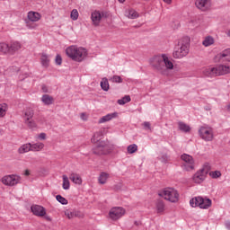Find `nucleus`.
Wrapping results in <instances>:
<instances>
[{"mask_svg": "<svg viewBox=\"0 0 230 230\" xmlns=\"http://www.w3.org/2000/svg\"><path fill=\"white\" fill-rule=\"evenodd\" d=\"M104 15H105V13L103 12L93 11L91 13V20L93 26H100V23L102 22V19H103Z\"/></svg>", "mask_w": 230, "mask_h": 230, "instance_id": "4468645a", "label": "nucleus"}, {"mask_svg": "<svg viewBox=\"0 0 230 230\" xmlns=\"http://www.w3.org/2000/svg\"><path fill=\"white\" fill-rule=\"evenodd\" d=\"M130 100V96L126 95L122 99L118 100L117 103H119V105H125V103H128Z\"/></svg>", "mask_w": 230, "mask_h": 230, "instance_id": "c9c22d12", "label": "nucleus"}, {"mask_svg": "<svg viewBox=\"0 0 230 230\" xmlns=\"http://www.w3.org/2000/svg\"><path fill=\"white\" fill-rule=\"evenodd\" d=\"M31 210L36 217H44L46 215V208L40 205H32Z\"/></svg>", "mask_w": 230, "mask_h": 230, "instance_id": "dca6fc26", "label": "nucleus"}, {"mask_svg": "<svg viewBox=\"0 0 230 230\" xmlns=\"http://www.w3.org/2000/svg\"><path fill=\"white\" fill-rule=\"evenodd\" d=\"M46 218H47L49 221H51V217H46Z\"/></svg>", "mask_w": 230, "mask_h": 230, "instance_id": "5fc2aeb1", "label": "nucleus"}, {"mask_svg": "<svg viewBox=\"0 0 230 230\" xmlns=\"http://www.w3.org/2000/svg\"><path fill=\"white\" fill-rule=\"evenodd\" d=\"M195 4L199 10L206 12V10L211 8V0H196Z\"/></svg>", "mask_w": 230, "mask_h": 230, "instance_id": "2eb2a0df", "label": "nucleus"}, {"mask_svg": "<svg viewBox=\"0 0 230 230\" xmlns=\"http://www.w3.org/2000/svg\"><path fill=\"white\" fill-rule=\"evenodd\" d=\"M79 13H78V10L77 9H73L71 13H70V18L72 19V21H78V17H79Z\"/></svg>", "mask_w": 230, "mask_h": 230, "instance_id": "4c0bfd02", "label": "nucleus"}, {"mask_svg": "<svg viewBox=\"0 0 230 230\" xmlns=\"http://www.w3.org/2000/svg\"><path fill=\"white\" fill-rule=\"evenodd\" d=\"M202 44L205 48H209V46H213V44H215V39L211 36H207L203 40Z\"/></svg>", "mask_w": 230, "mask_h": 230, "instance_id": "b1692460", "label": "nucleus"}, {"mask_svg": "<svg viewBox=\"0 0 230 230\" xmlns=\"http://www.w3.org/2000/svg\"><path fill=\"white\" fill-rule=\"evenodd\" d=\"M28 152H31V143L23 144L18 149L20 154H28Z\"/></svg>", "mask_w": 230, "mask_h": 230, "instance_id": "4be33fe9", "label": "nucleus"}, {"mask_svg": "<svg viewBox=\"0 0 230 230\" xmlns=\"http://www.w3.org/2000/svg\"><path fill=\"white\" fill-rule=\"evenodd\" d=\"M65 215H66L69 219L75 218L74 211L66 210V211H65Z\"/></svg>", "mask_w": 230, "mask_h": 230, "instance_id": "79ce46f5", "label": "nucleus"}, {"mask_svg": "<svg viewBox=\"0 0 230 230\" xmlns=\"http://www.w3.org/2000/svg\"><path fill=\"white\" fill-rule=\"evenodd\" d=\"M137 152V145L132 144L128 146V154H134Z\"/></svg>", "mask_w": 230, "mask_h": 230, "instance_id": "58836bf2", "label": "nucleus"}, {"mask_svg": "<svg viewBox=\"0 0 230 230\" xmlns=\"http://www.w3.org/2000/svg\"><path fill=\"white\" fill-rule=\"evenodd\" d=\"M3 129L2 128H0V135H3Z\"/></svg>", "mask_w": 230, "mask_h": 230, "instance_id": "6e6d98bb", "label": "nucleus"}, {"mask_svg": "<svg viewBox=\"0 0 230 230\" xmlns=\"http://www.w3.org/2000/svg\"><path fill=\"white\" fill-rule=\"evenodd\" d=\"M123 215H125V208L121 207H114L109 212V217L111 220H119Z\"/></svg>", "mask_w": 230, "mask_h": 230, "instance_id": "ddd939ff", "label": "nucleus"}, {"mask_svg": "<svg viewBox=\"0 0 230 230\" xmlns=\"http://www.w3.org/2000/svg\"><path fill=\"white\" fill-rule=\"evenodd\" d=\"M56 199H57L58 202H59L63 206H66L67 199L66 198L62 197L61 195H57Z\"/></svg>", "mask_w": 230, "mask_h": 230, "instance_id": "ea45409f", "label": "nucleus"}, {"mask_svg": "<svg viewBox=\"0 0 230 230\" xmlns=\"http://www.w3.org/2000/svg\"><path fill=\"white\" fill-rule=\"evenodd\" d=\"M181 161H183V170L186 172H191V170H195V160H193V156L183 154L181 156Z\"/></svg>", "mask_w": 230, "mask_h": 230, "instance_id": "9b49d317", "label": "nucleus"}, {"mask_svg": "<svg viewBox=\"0 0 230 230\" xmlns=\"http://www.w3.org/2000/svg\"><path fill=\"white\" fill-rule=\"evenodd\" d=\"M202 75L208 78H213L215 76H224V75L230 74V66L226 65H217L208 66L201 70Z\"/></svg>", "mask_w": 230, "mask_h": 230, "instance_id": "7ed1b4c3", "label": "nucleus"}, {"mask_svg": "<svg viewBox=\"0 0 230 230\" xmlns=\"http://www.w3.org/2000/svg\"><path fill=\"white\" fill-rule=\"evenodd\" d=\"M6 111H8V105L6 103L0 104V118L6 116Z\"/></svg>", "mask_w": 230, "mask_h": 230, "instance_id": "72a5a7b5", "label": "nucleus"}, {"mask_svg": "<svg viewBox=\"0 0 230 230\" xmlns=\"http://www.w3.org/2000/svg\"><path fill=\"white\" fill-rule=\"evenodd\" d=\"M66 55L74 62H84L87 58V49L84 47H78L76 45H71L66 49Z\"/></svg>", "mask_w": 230, "mask_h": 230, "instance_id": "20e7f679", "label": "nucleus"}, {"mask_svg": "<svg viewBox=\"0 0 230 230\" xmlns=\"http://www.w3.org/2000/svg\"><path fill=\"white\" fill-rule=\"evenodd\" d=\"M125 15L128 17V19H137L139 17V13L134 9H127L125 11Z\"/></svg>", "mask_w": 230, "mask_h": 230, "instance_id": "412c9836", "label": "nucleus"}, {"mask_svg": "<svg viewBox=\"0 0 230 230\" xmlns=\"http://www.w3.org/2000/svg\"><path fill=\"white\" fill-rule=\"evenodd\" d=\"M166 4H172V0H163Z\"/></svg>", "mask_w": 230, "mask_h": 230, "instance_id": "09e8293b", "label": "nucleus"}, {"mask_svg": "<svg viewBox=\"0 0 230 230\" xmlns=\"http://www.w3.org/2000/svg\"><path fill=\"white\" fill-rule=\"evenodd\" d=\"M55 62H56L57 66H62V56L58 54L55 58Z\"/></svg>", "mask_w": 230, "mask_h": 230, "instance_id": "a19ab883", "label": "nucleus"}, {"mask_svg": "<svg viewBox=\"0 0 230 230\" xmlns=\"http://www.w3.org/2000/svg\"><path fill=\"white\" fill-rule=\"evenodd\" d=\"M226 35L227 37H230V30L227 31Z\"/></svg>", "mask_w": 230, "mask_h": 230, "instance_id": "603ef678", "label": "nucleus"}, {"mask_svg": "<svg viewBox=\"0 0 230 230\" xmlns=\"http://www.w3.org/2000/svg\"><path fill=\"white\" fill-rule=\"evenodd\" d=\"M22 178L17 174H9L2 177L1 182L4 184V186H17V184H21Z\"/></svg>", "mask_w": 230, "mask_h": 230, "instance_id": "9d476101", "label": "nucleus"}, {"mask_svg": "<svg viewBox=\"0 0 230 230\" xmlns=\"http://www.w3.org/2000/svg\"><path fill=\"white\" fill-rule=\"evenodd\" d=\"M199 134L203 141H211L215 137L213 128L208 125L201 126L199 129Z\"/></svg>", "mask_w": 230, "mask_h": 230, "instance_id": "1a4fd4ad", "label": "nucleus"}, {"mask_svg": "<svg viewBox=\"0 0 230 230\" xmlns=\"http://www.w3.org/2000/svg\"><path fill=\"white\" fill-rule=\"evenodd\" d=\"M83 215L81 214L80 211L77 210H74V218L77 217V218H82Z\"/></svg>", "mask_w": 230, "mask_h": 230, "instance_id": "c03bdc74", "label": "nucleus"}, {"mask_svg": "<svg viewBox=\"0 0 230 230\" xmlns=\"http://www.w3.org/2000/svg\"><path fill=\"white\" fill-rule=\"evenodd\" d=\"M38 139H40L41 141H44V139H46V133H40L38 136Z\"/></svg>", "mask_w": 230, "mask_h": 230, "instance_id": "a18cd8bd", "label": "nucleus"}, {"mask_svg": "<svg viewBox=\"0 0 230 230\" xmlns=\"http://www.w3.org/2000/svg\"><path fill=\"white\" fill-rule=\"evenodd\" d=\"M212 201L208 198H202L200 196L192 198L190 200V206L191 208H199L200 209H208L211 208Z\"/></svg>", "mask_w": 230, "mask_h": 230, "instance_id": "423d86ee", "label": "nucleus"}, {"mask_svg": "<svg viewBox=\"0 0 230 230\" xmlns=\"http://www.w3.org/2000/svg\"><path fill=\"white\" fill-rule=\"evenodd\" d=\"M110 82H112L113 84H123V79L119 75H113L110 78Z\"/></svg>", "mask_w": 230, "mask_h": 230, "instance_id": "f704fd0d", "label": "nucleus"}, {"mask_svg": "<svg viewBox=\"0 0 230 230\" xmlns=\"http://www.w3.org/2000/svg\"><path fill=\"white\" fill-rule=\"evenodd\" d=\"M225 226H226V229L230 230V221H226V222L225 223Z\"/></svg>", "mask_w": 230, "mask_h": 230, "instance_id": "de8ad7c7", "label": "nucleus"}, {"mask_svg": "<svg viewBox=\"0 0 230 230\" xmlns=\"http://www.w3.org/2000/svg\"><path fill=\"white\" fill-rule=\"evenodd\" d=\"M190 53V44L184 40H180L178 44L174 47L172 57L173 58H184Z\"/></svg>", "mask_w": 230, "mask_h": 230, "instance_id": "39448f33", "label": "nucleus"}, {"mask_svg": "<svg viewBox=\"0 0 230 230\" xmlns=\"http://www.w3.org/2000/svg\"><path fill=\"white\" fill-rule=\"evenodd\" d=\"M107 179H109V173L102 172L99 176V182L100 184H105L107 182Z\"/></svg>", "mask_w": 230, "mask_h": 230, "instance_id": "2f4dec72", "label": "nucleus"}, {"mask_svg": "<svg viewBox=\"0 0 230 230\" xmlns=\"http://www.w3.org/2000/svg\"><path fill=\"white\" fill-rule=\"evenodd\" d=\"M178 127L181 132H190L191 130V128L190 127V125L182 121L178 122Z\"/></svg>", "mask_w": 230, "mask_h": 230, "instance_id": "bb28decb", "label": "nucleus"}, {"mask_svg": "<svg viewBox=\"0 0 230 230\" xmlns=\"http://www.w3.org/2000/svg\"><path fill=\"white\" fill-rule=\"evenodd\" d=\"M101 87L102 91H109V80L107 78H102L101 81Z\"/></svg>", "mask_w": 230, "mask_h": 230, "instance_id": "473e14b6", "label": "nucleus"}, {"mask_svg": "<svg viewBox=\"0 0 230 230\" xmlns=\"http://www.w3.org/2000/svg\"><path fill=\"white\" fill-rule=\"evenodd\" d=\"M41 65L43 67H49V56L47 54L41 55Z\"/></svg>", "mask_w": 230, "mask_h": 230, "instance_id": "c85d7f7f", "label": "nucleus"}, {"mask_svg": "<svg viewBox=\"0 0 230 230\" xmlns=\"http://www.w3.org/2000/svg\"><path fill=\"white\" fill-rule=\"evenodd\" d=\"M155 208H156V213H158V215H163L164 213L165 205L163 200H158L156 202Z\"/></svg>", "mask_w": 230, "mask_h": 230, "instance_id": "5701e85b", "label": "nucleus"}, {"mask_svg": "<svg viewBox=\"0 0 230 230\" xmlns=\"http://www.w3.org/2000/svg\"><path fill=\"white\" fill-rule=\"evenodd\" d=\"M158 195L169 202H179V192L173 188L164 189Z\"/></svg>", "mask_w": 230, "mask_h": 230, "instance_id": "0eeeda50", "label": "nucleus"}, {"mask_svg": "<svg viewBox=\"0 0 230 230\" xmlns=\"http://www.w3.org/2000/svg\"><path fill=\"white\" fill-rule=\"evenodd\" d=\"M81 119L85 121L87 119V116H85V113H81Z\"/></svg>", "mask_w": 230, "mask_h": 230, "instance_id": "49530a36", "label": "nucleus"}, {"mask_svg": "<svg viewBox=\"0 0 230 230\" xmlns=\"http://www.w3.org/2000/svg\"><path fill=\"white\" fill-rule=\"evenodd\" d=\"M40 17L41 15L38 12L31 11L27 14V18L31 22H38V21H40Z\"/></svg>", "mask_w": 230, "mask_h": 230, "instance_id": "f3484780", "label": "nucleus"}, {"mask_svg": "<svg viewBox=\"0 0 230 230\" xmlns=\"http://www.w3.org/2000/svg\"><path fill=\"white\" fill-rule=\"evenodd\" d=\"M35 115V111L33 109L29 108L25 111L23 115L24 123L30 128H37V123L34 122L33 116Z\"/></svg>", "mask_w": 230, "mask_h": 230, "instance_id": "f8f14e48", "label": "nucleus"}, {"mask_svg": "<svg viewBox=\"0 0 230 230\" xmlns=\"http://www.w3.org/2000/svg\"><path fill=\"white\" fill-rule=\"evenodd\" d=\"M150 66L159 71L162 75H166V69H173V63L168 58L166 54L155 56L149 60Z\"/></svg>", "mask_w": 230, "mask_h": 230, "instance_id": "f03ea898", "label": "nucleus"}, {"mask_svg": "<svg viewBox=\"0 0 230 230\" xmlns=\"http://www.w3.org/2000/svg\"><path fill=\"white\" fill-rule=\"evenodd\" d=\"M119 2H120V3H125V0H119Z\"/></svg>", "mask_w": 230, "mask_h": 230, "instance_id": "4d7b16f0", "label": "nucleus"}, {"mask_svg": "<svg viewBox=\"0 0 230 230\" xmlns=\"http://www.w3.org/2000/svg\"><path fill=\"white\" fill-rule=\"evenodd\" d=\"M21 48V43L19 41H13L9 46V53H15V51H19Z\"/></svg>", "mask_w": 230, "mask_h": 230, "instance_id": "393cba45", "label": "nucleus"}, {"mask_svg": "<svg viewBox=\"0 0 230 230\" xmlns=\"http://www.w3.org/2000/svg\"><path fill=\"white\" fill-rule=\"evenodd\" d=\"M219 58H224V60H226V62H230V49L223 50L219 54Z\"/></svg>", "mask_w": 230, "mask_h": 230, "instance_id": "a878e982", "label": "nucleus"}, {"mask_svg": "<svg viewBox=\"0 0 230 230\" xmlns=\"http://www.w3.org/2000/svg\"><path fill=\"white\" fill-rule=\"evenodd\" d=\"M62 179H63V185H62L63 190H69V188H71V182H69V177L64 174L62 176Z\"/></svg>", "mask_w": 230, "mask_h": 230, "instance_id": "cd10ccee", "label": "nucleus"}, {"mask_svg": "<svg viewBox=\"0 0 230 230\" xmlns=\"http://www.w3.org/2000/svg\"><path fill=\"white\" fill-rule=\"evenodd\" d=\"M209 176L211 179H219V177H222V172L220 171H211Z\"/></svg>", "mask_w": 230, "mask_h": 230, "instance_id": "e433bc0d", "label": "nucleus"}, {"mask_svg": "<svg viewBox=\"0 0 230 230\" xmlns=\"http://www.w3.org/2000/svg\"><path fill=\"white\" fill-rule=\"evenodd\" d=\"M42 91H43V93H48V89L46 88V85L42 86Z\"/></svg>", "mask_w": 230, "mask_h": 230, "instance_id": "3c124183", "label": "nucleus"}, {"mask_svg": "<svg viewBox=\"0 0 230 230\" xmlns=\"http://www.w3.org/2000/svg\"><path fill=\"white\" fill-rule=\"evenodd\" d=\"M41 102L44 105H51L53 103V97L49 96V94H44L41 98Z\"/></svg>", "mask_w": 230, "mask_h": 230, "instance_id": "c756f323", "label": "nucleus"}, {"mask_svg": "<svg viewBox=\"0 0 230 230\" xmlns=\"http://www.w3.org/2000/svg\"><path fill=\"white\" fill-rule=\"evenodd\" d=\"M143 127L146 130H152V126H151L150 122H148V121H145L143 123Z\"/></svg>", "mask_w": 230, "mask_h": 230, "instance_id": "37998d69", "label": "nucleus"}, {"mask_svg": "<svg viewBox=\"0 0 230 230\" xmlns=\"http://www.w3.org/2000/svg\"><path fill=\"white\" fill-rule=\"evenodd\" d=\"M102 131L95 132L91 139L92 143H97L96 146L93 147V152L96 155H107L111 154L112 146L109 140H102Z\"/></svg>", "mask_w": 230, "mask_h": 230, "instance_id": "f257e3e1", "label": "nucleus"}, {"mask_svg": "<svg viewBox=\"0 0 230 230\" xmlns=\"http://www.w3.org/2000/svg\"><path fill=\"white\" fill-rule=\"evenodd\" d=\"M0 52L10 53V45L4 42H0Z\"/></svg>", "mask_w": 230, "mask_h": 230, "instance_id": "7c9ffc66", "label": "nucleus"}, {"mask_svg": "<svg viewBox=\"0 0 230 230\" xmlns=\"http://www.w3.org/2000/svg\"><path fill=\"white\" fill-rule=\"evenodd\" d=\"M69 179L70 181H72V182H74V184H77L78 186L82 185V177L80 176V174L76 172H72L69 175Z\"/></svg>", "mask_w": 230, "mask_h": 230, "instance_id": "6ab92c4d", "label": "nucleus"}, {"mask_svg": "<svg viewBox=\"0 0 230 230\" xmlns=\"http://www.w3.org/2000/svg\"><path fill=\"white\" fill-rule=\"evenodd\" d=\"M208 173H209V167H208V165H204L201 169L198 170L192 176L193 182H195V184H202V182L206 181Z\"/></svg>", "mask_w": 230, "mask_h": 230, "instance_id": "6e6552de", "label": "nucleus"}, {"mask_svg": "<svg viewBox=\"0 0 230 230\" xmlns=\"http://www.w3.org/2000/svg\"><path fill=\"white\" fill-rule=\"evenodd\" d=\"M227 111H230V104L226 106Z\"/></svg>", "mask_w": 230, "mask_h": 230, "instance_id": "864d4df0", "label": "nucleus"}, {"mask_svg": "<svg viewBox=\"0 0 230 230\" xmlns=\"http://www.w3.org/2000/svg\"><path fill=\"white\" fill-rule=\"evenodd\" d=\"M24 175L28 177L30 175V170H25Z\"/></svg>", "mask_w": 230, "mask_h": 230, "instance_id": "8fccbe9b", "label": "nucleus"}, {"mask_svg": "<svg viewBox=\"0 0 230 230\" xmlns=\"http://www.w3.org/2000/svg\"><path fill=\"white\" fill-rule=\"evenodd\" d=\"M44 150V143L37 142L31 144V152H40Z\"/></svg>", "mask_w": 230, "mask_h": 230, "instance_id": "aec40b11", "label": "nucleus"}, {"mask_svg": "<svg viewBox=\"0 0 230 230\" xmlns=\"http://www.w3.org/2000/svg\"><path fill=\"white\" fill-rule=\"evenodd\" d=\"M116 118H118V112L108 113L99 119V123H107V121L116 119Z\"/></svg>", "mask_w": 230, "mask_h": 230, "instance_id": "a211bd4d", "label": "nucleus"}]
</instances>
